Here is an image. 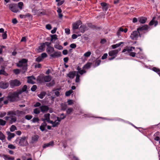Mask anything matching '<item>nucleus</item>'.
Masks as SVG:
<instances>
[{
    "label": "nucleus",
    "instance_id": "f257e3e1",
    "mask_svg": "<svg viewBox=\"0 0 160 160\" xmlns=\"http://www.w3.org/2000/svg\"><path fill=\"white\" fill-rule=\"evenodd\" d=\"M151 29V28L147 25L139 27L137 29V31H134L131 34L130 38L132 40H136L139 36L141 37L142 34L147 32Z\"/></svg>",
    "mask_w": 160,
    "mask_h": 160
},
{
    "label": "nucleus",
    "instance_id": "f03ea898",
    "mask_svg": "<svg viewBox=\"0 0 160 160\" xmlns=\"http://www.w3.org/2000/svg\"><path fill=\"white\" fill-rule=\"evenodd\" d=\"M135 49V48L133 47H127L125 48L122 51V52H125L128 53L129 55L133 57H134L136 55V57L140 59H145L146 58L145 55L143 53L138 52L136 53L132 52Z\"/></svg>",
    "mask_w": 160,
    "mask_h": 160
},
{
    "label": "nucleus",
    "instance_id": "7ed1b4c3",
    "mask_svg": "<svg viewBox=\"0 0 160 160\" xmlns=\"http://www.w3.org/2000/svg\"><path fill=\"white\" fill-rule=\"evenodd\" d=\"M37 80L40 82H42L43 80L45 82H49L51 80V82L47 84V86L48 87H51L53 86L55 84L54 80H52L51 77L49 76H46L43 77L42 76H39L37 78Z\"/></svg>",
    "mask_w": 160,
    "mask_h": 160
},
{
    "label": "nucleus",
    "instance_id": "20e7f679",
    "mask_svg": "<svg viewBox=\"0 0 160 160\" xmlns=\"http://www.w3.org/2000/svg\"><path fill=\"white\" fill-rule=\"evenodd\" d=\"M27 62L28 60L26 59H22L17 63V66L18 67H22V70H26L27 69Z\"/></svg>",
    "mask_w": 160,
    "mask_h": 160
},
{
    "label": "nucleus",
    "instance_id": "39448f33",
    "mask_svg": "<svg viewBox=\"0 0 160 160\" xmlns=\"http://www.w3.org/2000/svg\"><path fill=\"white\" fill-rule=\"evenodd\" d=\"M121 50V49L112 50L108 52V55L109 56L112 57L111 58L108 59L109 60H112L113 59L117 56L119 52Z\"/></svg>",
    "mask_w": 160,
    "mask_h": 160
},
{
    "label": "nucleus",
    "instance_id": "423d86ee",
    "mask_svg": "<svg viewBox=\"0 0 160 160\" xmlns=\"http://www.w3.org/2000/svg\"><path fill=\"white\" fill-rule=\"evenodd\" d=\"M21 91L20 92L18 91L17 92H13L10 96H8L9 100L11 102H13L15 101L18 98V95L21 94Z\"/></svg>",
    "mask_w": 160,
    "mask_h": 160
},
{
    "label": "nucleus",
    "instance_id": "0eeeda50",
    "mask_svg": "<svg viewBox=\"0 0 160 160\" xmlns=\"http://www.w3.org/2000/svg\"><path fill=\"white\" fill-rule=\"evenodd\" d=\"M65 116H64L62 118H58V117H57L56 118L57 119L54 122L51 121L49 123L52 125V127H57L59 124V122L61 121V120L64 119L65 118Z\"/></svg>",
    "mask_w": 160,
    "mask_h": 160
},
{
    "label": "nucleus",
    "instance_id": "6e6552de",
    "mask_svg": "<svg viewBox=\"0 0 160 160\" xmlns=\"http://www.w3.org/2000/svg\"><path fill=\"white\" fill-rule=\"evenodd\" d=\"M9 83L10 86L12 88L18 86L21 84L20 81L16 79L10 80L9 81Z\"/></svg>",
    "mask_w": 160,
    "mask_h": 160
},
{
    "label": "nucleus",
    "instance_id": "1a4fd4ad",
    "mask_svg": "<svg viewBox=\"0 0 160 160\" xmlns=\"http://www.w3.org/2000/svg\"><path fill=\"white\" fill-rule=\"evenodd\" d=\"M7 115H9L10 118H11V120L10 121L11 123H12L15 122L17 119L14 116L16 115V114L13 112H8V113Z\"/></svg>",
    "mask_w": 160,
    "mask_h": 160
},
{
    "label": "nucleus",
    "instance_id": "9d476101",
    "mask_svg": "<svg viewBox=\"0 0 160 160\" xmlns=\"http://www.w3.org/2000/svg\"><path fill=\"white\" fill-rule=\"evenodd\" d=\"M28 144V142L25 137L21 138L18 142V145L20 146H26Z\"/></svg>",
    "mask_w": 160,
    "mask_h": 160
},
{
    "label": "nucleus",
    "instance_id": "9b49d317",
    "mask_svg": "<svg viewBox=\"0 0 160 160\" xmlns=\"http://www.w3.org/2000/svg\"><path fill=\"white\" fill-rule=\"evenodd\" d=\"M9 8L12 12L17 13L18 10L16 7V5L14 4H11L9 5Z\"/></svg>",
    "mask_w": 160,
    "mask_h": 160
},
{
    "label": "nucleus",
    "instance_id": "f8f14e48",
    "mask_svg": "<svg viewBox=\"0 0 160 160\" xmlns=\"http://www.w3.org/2000/svg\"><path fill=\"white\" fill-rule=\"evenodd\" d=\"M85 71H77V73L75 76H76V78L75 82H79L80 81L79 77L80 76L79 74L82 75L83 73H85Z\"/></svg>",
    "mask_w": 160,
    "mask_h": 160
},
{
    "label": "nucleus",
    "instance_id": "ddd939ff",
    "mask_svg": "<svg viewBox=\"0 0 160 160\" xmlns=\"http://www.w3.org/2000/svg\"><path fill=\"white\" fill-rule=\"evenodd\" d=\"M61 55V53L60 52L58 51H54L52 54L50 55V57L53 58H58Z\"/></svg>",
    "mask_w": 160,
    "mask_h": 160
},
{
    "label": "nucleus",
    "instance_id": "4468645a",
    "mask_svg": "<svg viewBox=\"0 0 160 160\" xmlns=\"http://www.w3.org/2000/svg\"><path fill=\"white\" fill-rule=\"evenodd\" d=\"M77 72L73 71L70 72L68 74H67V76L69 77L70 79H72L74 78L75 76L77 74Z\"/></svg>",
    "mask_w": 160,
    "mask_h": 160
},
{
    "label": "nucleus",
    "instance_id": "2eb2a0df",
    "mask_svg": "<svg viewBox=\"0 0 160 160\" xmlns=\"http://www.w3.org/2000/svg\"><path fill=\"white\" fill-rule=\"evenodd\" d=\"M28 82L31 84H33L35 83V78L33 76H31L28 77Z\"/></svg>",
    "mask_w": 160,
    "mask_h": 160
},
{
    "label": "nucleus",
    "instance_id": "dca6fc26",
    "mask_svg": "<svg viewBox=\"0 0 160 160\" xmlns=\"http://www.w3.org/2000/svg\"><path fill=\"white\" fill-rule=\"evenodd\" d=\"M39 136L37 135H35L32 136L31 142L32 143L37 142L39 138Z\"/></svg>",
    "mask_w": 160,
    "mask_h": 160
},
{
    "label": "nucleus",
    "instance_id": "f3484780",
    "mask_svg": "<svg viewBox=\"0 0 160 160\" xmlns=\"http://www.w3.org/2000/svg\"><path fill=\"white\" fill-rule=\"evenodd\" d=\"M8 82L2 81L0 82V88L3 89H6L8 86Z\"/></svg>",
    "mask_w": 160,
    "mask_h": 160
},
{
    "label": "nucleus",
    "instance_id": "a211bd4d",
    "mask_svg": "<svg viewBox=\"0 0 160 160\" xmlns=\"http://www.w3.org/2000/svg\"><path fill=\"white\" fill-rule=\"evenodd\" d=\"M81 24L80 21H78L72 24V28L73 30L78 28L79 26Z\"/></svg>",
    "mask_w": 160,
    "mask_h": 160
},
{
    "label": "nucleus",
    "instance_id": "6ab92c4d",
    "mask_svg": "<svg viewBox=\"0 0 160 160\" xmlns=\"http://www.w3.org/2000/svg\"><path fill=\"white\" fill-rule=\"evenodd\" d=\"M46 51L50 56V55L52 54L54 51V48L52 47H47L46 49Z\"/></svg>",
    "mask_w": 160,
    "mask_h": 160
},
{
    "label": "nucleus",
    "instance_id": "aec40b11",
    "mask_svg": "<svg viewBox=\"0 0 160 160\" xmlns=\"http://www.w3.org/2000/svg\"><path fill=\"white\" fill-rule=\"evenodd\" d=\"M40 108L42 112H47L48 110V107L46 105H43L41 106L40 107Z\"/></svg>",
    "mask_w": 160,
    "mask_h": 160
},
{
    "label": "nucleus",
    "instance_id": "412c9836",
    "mask_svg": "<svg viewBox=\"0 0 160 160\" xmlns=\"http://www.w3.org/2000/svg\"><path fill=\"white\" fill-rule=\"evenodd\" d=\"M45 46L43 43H41L40 45L38 47L37 51L38 52H41L44 51L45 48Z\"/></svg>",
    "mask_w": 160,
    "mask_h": 160
},
{
    "label": "nucleus",
    "instance_id": "4be33fe9",
    "mask_svg": "<svg viewBox=\"0 0 160 160\" xmlns=\"http://www.w3.org/2000/svg\"><path fill=\"white\" fill-rule=\"evenodd\" d=\"M155 17H153L152 20L149 23L150 26H152L154 25V26L156 27L158 24V22L157 21H154Z\"/></svg>",
    "mask_w": 160,
    "mask_h": 160
},
{
    "label": "nucleus",
    "instance_id": "5701e85b",
    "mask_svg": "<svg viewBox=\"0 0 160 160\" xmlns=\"http://www.w3.org/2000/svg\"><path fill=\"white\" fill-rule=\"evenodd\" d=\"M49 117L50 114L49 113L45 114L44 115V119L43 120L44 122H45V121H46L47 122L49 123L51 121L50 120Z\"/></svg>",
    "mask_w": 160,
    "mask_h": 160
},
{
    "label": "nucleus",
    "instance_id": "b1692460",
    "mask_svg": "<svg viewBox=\"0 0 160 160\" xmlns=\"http://www.w3.org/2000/svg\"><path fill=\"white\" fill-rule=\"evenodd\" d=\"M7 133L8 136L7 139L9 140H10L11 139L13 138L15 135L14 133H11L9 132H7Z\"/></svg>",
    "mask_w": 160,
    "mask_h": 160
},
{
    "label": "nucleus",
    "instance_id": "393cba45",
    "mask_svg": "<svg viewBox=\"0 0 160 160\" xmlns=\"http://www.w3.org/2000/svg\"><path fill=\"white\" fill-rule=\"evenodd\" d=\"M54 145V143L53 141H51L47 143L44 144L42 146L43 148H45L47 147L52 146Z\"/></svg>",
    "mask_w": 160,
    "mask_h": 160
},
{
    "label": "nucleus",
    "instance_id": "a878e982",
    "mask_svg": "<svg viewBox=\"0 0 160 160\" xmlns=\"http://www.w3.org/2000/svg\"><path fill=\"white\" fill-rule=\"evenodd\" d=\"M3 157L5 160H14V157L8 155H4Z\"/></svg>",
    "mask_w": 160,
    "mask_h": 160
},
{
    "label": "nucleus",
    "instance_id": "bb28decb",
    "mask_svg": "<svg viewBox=\"0 0 160 160\" xmlns=\"http://www.w3.org/2000/svg\"><path fill=\"white\" fill-rule=\"evenodd\" d=\"M53 93H54L55 95L57 96H58L59 95V92L57 90H53L52 92L49 93V95L50 96Z\"/></svg>",
    "mask_w": 160,
    "mask_h": 160
},
{
    "label": "nucleus",
    "instance_id": "cd10ccee",
    "mask_svg": "<svg viewBox=\"0 0 160 160\" xmlns=\"http://www.w3.org/2000/svg\"><path fill=\"white\" fill-rule=\"evenodd\" d=\"M86 26L84 25H81L79 28V29L80 32H81L83 33L84 32L86 29Z\"/></svg>",
    "mask_w": 160,
    "mask_h": 160
},
{
    "label": "nucleus",
    "instance_id": "c85d7f7f",
    "mask_svg": "<svg viewBox=\"0 0 160 160\" xmlns=\"http://www.w3.org/2000/svg\"><path fill=\"white\" fill-rule=\"evenodd\" d=\"M124 43L122 42H119V43H117L115 44H113L111 46L112 48L113 49H115L119 47L123 43Z\"/></svg>",
    "mask_w": 160,
    "mask_h": 160
},
{
    "label": "nucleus",
    "instance_id": "c756f323",
    "mask_svg": "<svg viewBox=\"0 0 160 160\" xmlns=\"http://www.w3.org/2000/svg\"><path fill=\"white\" fill-rule=\"evenodd\" d=\"M54 47L55 48L59 50H62L63 48L62 46L57 43L54 45Z\"/></svg>",
    "mask_w": 160,
    "mask_h": 160
},
{
    "label": "nucleus",
    "instance_id": "7c9ffc66",
    "mask_svg": "<svg viewBox=\"0 0 160 160\" xmlns=\"http://www.w3.org/2000/svg\"><path fill=\"white\" fill-rule=\"evenodd\" d=\"M51 38L50 41L52 43L58 39L57 36L56 35H51Z\"/></svg>",
    "mask_w": 160,
    "mask_h": 160
},
{
    "label": "nucleus",
    "instance_id": "2f4dec72",
    "mask_svg": "<svg viewBox=\"0 0 160 160\" xmlns=\"http://www.w3.org/2000/svg\"><path fill=\"white\" fill-rule=\"evenodd\" d=\"M46 125L47 124L45 122H44L42 124L40 127V129L41 131H43L45 130Z\"/></svg>",
    "mask_w": 160,
    "mask_h": 160
},
{
    "label": "nucleus",
    "instance_id": "473e14b6",
    "mask_svg": "<svg viewBox=\"0 0 160 160\" xmlns=\"http://www.w3.org/2000/svg\"><path fill=\"white\" fill-rule=\"evenodd\" d=\"M5 136L0 131V139L4 142L5 141Z\"/></svg>",
    "mask_w": 160,
    "mask_h": 160
},
{
    "label": "nucleus",
    "instance_id": "72a5a7b5",
    "mask_svg": "<svg viewBox=\"0 0 160 160\" xmlns=\"http://www.w3.org/2000/svg\"><path fill=\"white\" fill-rule=\"evenodd\" d=\"M101 61L100 60H96L94 62V64L93 66L94 67H95L98 66L99 65Z\"/></svg>",
    "mask_w": 160,
    "mask_h": 160
},
{
    "label": "nucleus",
    "instance_id": "f704fd0d",
    "mask_svg": "<svg viewBox=\"0 0 160 160\" xmlns=\"http://www.w3.org/2000/svg\"><path fill=\"white\" fill-rule=\"evenodd\" d=\"M147 20V19L145 18L142 17L139 19V22L142 23H145Z\"/></svg>",
    "mask_w": 160,
    "mask_h": 160
},
{
    "label": "nucleus",
    "instance_id": "c9c22d12",
    "mask_svg": "<svg viewBox=\"0 0 160 160\" xmlns=\"http://www.w3.org/2000/svg\"><path fill=\"white\" fill-rule=\"evenodd\" d=\"M91 65V63L90 62H88L84 65V66L83 67V68L84 69H88L90 67Z\"/></svg>",
    "mask_w": 160,
    "mask_h": 160
},
{
    "label": "nucleus",
    "instance_id": "e433bc0d",
    "mask_svg": "<svg viewBox=\"0 0 160 160\" xmlns=\"http://www.w3.org/2000/svg\"><path fill=\"white\" fill-rule=\"evenodd\" d=\"M61 109L62 110L64 111L67 108V105L65 103H62L61 104Z\"/></svg>",
    "mask_w": 160,
    "mask_h": 160
},
{
    "label": "nucleus",
    "instance_id": "4c0bfd02",
    "mask_svg": "<svg viewBox=\"0 0 160 160\" xmlns=\"http://www.w3.org/2000/svg\"><path fill=\"white\" fill-rule=\"evenodd\" d=\"M46 93L45 92H42L40 94L38 95V97L40 98H43L44 97Z\"/></svg>",
    "mask_w": 160,
    "mask_h": 160
},
{
    "label": "nucleus",
    "instance_id": "58836bf2",
    "mask_svg": "<svg viewBox=\"0 0 160 160\" xmlns=\"http://www.w3.org/2000/svg\"><path fill=\"white\" fill-rule=\"evenodd\" d=\"M73 111V109L72 108H68L66 110V113L67 114H70Z\"/></svg>",
    "mask_w": 160,
    "mask_h": 160
},
{
    "label": "nucleus",
    "instance_id": "ea45409f",
    "mask_svg": "<svg viewBox=\"0 0 160 160\" xmlns=\"http://www.w3.org/2000/svg\"><path fill=\"white\" fill-rule=\"evenodd\" d=\"M118 30L121 32H124L125 33H126L128 31V29L125 28V29H124L121 27L119 28Z\"/></svg>",
    "mask_w": 160,
    "mask_h": 160
},
{
    "label": "nucleus",
    "instance_id": "a19ab883",
    "mask_svg": "<svg viewBox=\"0 0 160 160\" xmlns=\"http://www.w3.org/2000/svg\"><path fill=\"white\" fill-rule=\"evenodd\" d=\"M91 53L90 51H88L86 52H85L84 54V56L85 57H89L91 55Z\"/></svg>",
    "mask_w": 160,
    "mask_h": 160
},
{
    "label": "nucleus",
    "instance_id": "79ce46f5",
    "mask_svg": "<svg viewBox=\"0 0 160 160\" xmlns=\"http://www.w3.org/2000/svg\"><path fill=\"white\" fill-rule=\"evenodd\" d=\"M32 12L34 13V14L37 15H39L40 14H38V11L35 9H32Z\"/></svg>",
    "mask_w": 160,
    "mask_h": 160
},
{
    "label": "nucleus",
    "instance_id": "37998d69",
    "mask_svg": "<svg viewBox=\"0 0 160 160\" xmlns=\"http://www.w3.org/2000/svg\"><path fill=\"white\" fill-rule=\"evenodd\" d=\"M23 5V3L22 2H20L18 3V7L20 10L22 9Z\"/></svg>",
    "mask_w": 160,
    "mask_h": 160
},
{
    "label": "nucleus",
    "instance_id": "c03bdc74",
    "mask_svg": "<svg viewBox=\"0 0 160 160\" xmlns=\"http://www.w3.org/2000/svg\"><path fill=\"white\" fill-rule=\"evenodd\" d=\"M17 129V128L16 126L14 125H12L11 127L10 130L11 132H13L15 130Z\"/></svg>",
    "mask_w": 160,
    "mask_h": 160
},
{
    "label": "nucleus",
    "instance_id": "a18cd8bd",
    "mask_svg": "<svg viewBox=\"0 0 160 160\" xmlns=\"http://www.w3.org/2000/svg\"><path fill=\"white\" fill-rule=\"evenodd\" d=\"M0 74L3 75L5 76H8V75L5 71H0Z\"/></svg>",
    "mask_w": 160,
    "mask_h": 160
},
{
    "label": "nucleus",
    "instance_id": "49530a36",
    "mask_svg": "<svg viewBox=\"0 0 160 160\" xmlns=\"http://www.w3.org/2000/svg\"><path fill=\"white\" fill-rule=\"evenodd\" d=\"M73 91L72 90H70L69 91L66 92L65 95L66 96H69L72 92Z\"/></svg>",
    "mask_w": 160,
    "mask_h": 160
},
{
    "label": "nucleus",
    "instance_id": "de8ad7c7",
    "mask_svg": "<svg viewBox=\"0 0 160 160\" xmlns=\"http://www.w3.org/2000/svg\"><path fill=\"white\" fill-rule=\"evenodd\" d=\"M52 43V42H45L44 43H43V44H44V46H45V45H46L47 46V47H51V46H50Z\"/></svg>",
    "mask_w": 160,
    "mask_h": 160
},
{
    "label": "nucleus",
    "instance_id": "09e8293b",
    "mask_svg": "<svg viewBox=\"0 0 160 160\" xmlns=\"http://www.w3.org/2000/svg\"><path fill=\"white\" fill-rule=\"evenodd\" d=\"M81 36V34H78L76 35L75 34H73L72 36V38L73 39H75L77 38L78 37Z\"/></svg>",
    "mask_w": 160,
    "mask_h": 160
},
{
    "label": "nucleus",
    "instance_id": "8fccbe9b",
    "mask_svg": "<svg viewBox=\"0 0 160 160\" xmlns=\"http://www.w3.org/2000/svg\"><path fill=\"white\" fill-rule=\"evenodd\" d=\"M39 121V119L38 118H34L32 120L33 122H38Z\"/></svg>",
    "mask_w": 160,
    "mask_h": 160
},
{
    "label": "nucleus",
    "instance_id": "3c124183",
    "mask_svg": "<svg viewBox=\"0 0 160 160\" xmlns=\"http://www.w3.org/2000/svg\"><path fill=\"white\" fill-rule=\"evenodd\" d=\"M6 122L2 119H0V125L2 126L6 124Z\"/></svg>",
    "mask_w": 160,
    "mask_h": 160
},
{
    "label": "nucleus",
    "instance_id": "603ef678",
    "mask_svg": "<svg viewBox=\"0 0 160 160\" xmlns=\"http://www.w3.org/2000/svg\"><path fill=\"white\" fill-rule=\"evenodd\" d=\"M8 148H9L11 149H14L16 148L15 146L14 145L10 144H9L8 145Z\"/></svg>",
    "mask_w": 160,
    "mask_h": 160
},
{
    "label": "nucleus",
    "instance_id": "864d4df0",
    "mask_svg": "<svg viewBox=\"0 0 160 160\" xmlns=\"http://www.w3.org/2000/svg\"><path fill=\"white\" fill-rule=\"evenodd\" d=\"M25 118L26 119L29 120L32 118V115H26Z\"/></svg>",
    "mask_w": 160,
    "mask_h": 160
},
{
    "label": "nucleus",
    "instance_id": "5fc2aeb1",
    "mask_svg": "<svg viewBox=\"0 0 160 160\" xmlns=\"http://www.w3.org/2000/svg\"><path fill=\"white\" fill-rule=\"evenodd\" d=\"M34 112L35 114H39L40 112V111L39 109H38L37 108H36L34 110Z\"/></svg>",
    "mask_w": 160,
    "mask_h": 160
},
{
    "label": "nucleus",
    "instance_id": "6e6d98bb",
    "mask_svg": "<svg viewBox=\"0 0 160 160\" xmlns=\"http://www.w3.org/2000/svg\"><path fill=\"white\" fill-rule=\"evenodd\" d=\"M27 88V86L26 85H24L22 88V91H18L19 92L21 91V92H24L26 91Z\"/></svg>",
    "mask_w": 160,
    "mask_h": 160
},
{
    "label": "nucleus",
    "instance_id": "4d7b16f0",
    "mask_svg": "<svg viewBox=\"0 0 160 160\" xmlns=\"http://www.w3.org/2000/svg\"><path fill=\"white\" fill-rule=\"evenodd\" d=\"M37 88V87L36 85H33L31 88V90L32 91H35Z\"/></svg>",
    "mask_w": 160,
    "mask_h": 160
},
{
    "label": "nucleus",
    "instance_id": "13d9d810",
    "mask_svg": "<svg viewBox=\"0 0 160 160\" xmlns=\"http://www.w3.org/2000/svg\"><path fill=\"white\" fill-rule=\"evenodd\" d=\"M108 56V54L107 53H104L101 59L102 60H104L107 58Z\"/></svg>",
    "mask_w": 160,
    "mask_h": 160
},
{
    "label": "nucleus",
    "instance_id": "bf43d9fd",
    "mask_svg": "<svg viewBox=\"0 0 160 160\" xmlns=\"http://www.w3.org/2000/svg\"><path fill=\"white\" fill-rule=\"evenodd\" d=\"M47 57V54L46 53H43L41 55V57L42 58H46Z\"/></svg>",
    "mask_w": 160,
    "mask_h": 160
},
{
    "label": "nucleus",
    "instance_id": "052dcab7",
    "mask_svg": "<svg viewBox=\"0 0 160 160\" xmlns=\"http://www.w3.org/2000/svg\"><path fill=\"white\" fill-rule=\"evenodd\" d=\"M58 2V3H57V5L58 6H60V5H61L62 4H63V3L64 2V0H62L61 1H59Z\"/></svg>",
    "mask_w": 160,
    "mask_h": 160
},
{
    "label": "nucleus",
    "instance_id": "680f3d73",
    "mask_svg": "<svg viewBox=\"0 0 160 160\" xmlns=\"http://www.w3.org/2000/svg\"><path fill=\"white\" fill-rule=\"evenodd\" d=\"M5 47L4 46H0V54H1L2 52V50Z\"/></svg>",
    "mask_w": 160,
    "mask_h": 160
},
{
    "label": "nucleus",
    "instance_id": "e2e57ef3",
    "mask_svg": "<svg viewBox=\"0 0 160 160\" xmlns=\"http://www.w3.org/2000/svg\"><path fill=\"white\" fill-rule=\"evenodd\" d=\"M67 102L68 103V105H71L72 104H73V102L72 100L70 99L68 100L67 101Z\"/></svg>",
    "mask_w": 160,
    "mask_h": 160
},
{
    "label": "nucleus",
    "instance_id": "0e129e2a",
    "mask_svg": "<svg viewBox=\"0 0 160 160\" xmlns=\"http://www.w3.org/2000/svg\"><path fill=\"white\" fill-rule=\"evenodd\" d=\"M65 32L66 33L68 34H69L70 33V30L68 28H66L65 29Z\"/></svg>",
    "mask_w": 160,
    "mask_h": 160
},
{
    "label": "nucleus",
    "instance_id": "69168bd1",
    "mask_svg": "<svg viewBox=\"0 0 160 160\" xmlns=\"http://www.w3.org/2000/svg\"><path fill=\"white\" fill-rule=\"evenodd\" d=\"M70 47L72 48H75L76 47V45L75 43H72L70 44Z\"/></svg>",
    "mask_w": 160,
    "mask_h": 160
},
{
    "label": "nucleus",
    "instance_id": "338daca9",
    "mask_svg": "<svg viewBox=\"0 0 160 160\" xmlns=\"http://www.w3.org/2000/svg\"><path fill=\"white\" fill-rule=\"evenodd\" d=\"M42 59L41 57H39L36 58V60L38 62H39L42 60Z\"/></svg>",
    "mask_w": 160,
    "mask_h": 160
},
{
    "label": "nucleus",
    "instance_id": "774afa93",
    "mask_svg": "<svg viewBox=\"0 0 160 160\" xmlns=\"http://www.w3.org/2000/svg\"><path fill=\"white\" fill-rule=\"evenodd\" d=\"M46 28L48 30H50L51 28V26L50 24H47L46 26Z\"/></svg>",
    "mask_w": 160,
    "mask_h": 160
}]
</instances>
